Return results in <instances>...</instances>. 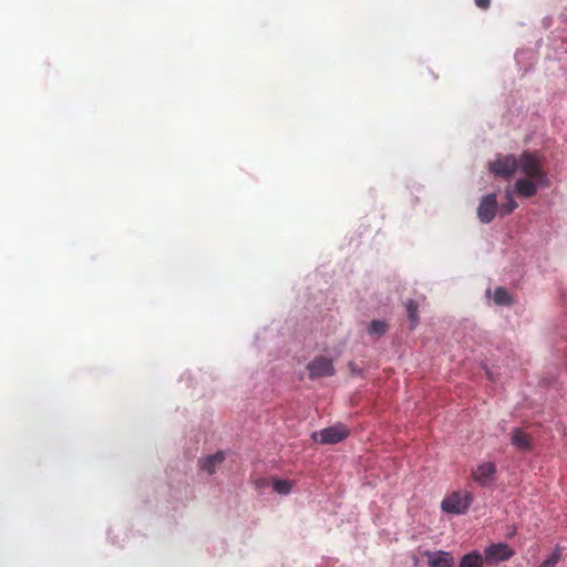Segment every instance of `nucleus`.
Masks as SVG:
<instances>
[{
  "label": "nucleus",
  "instance_id": "obj_5",
  "mask_svg": "<svg viewBox=\"0 0 567 567\" xmlns=\"http://www.w3.org/2000/svg\"><path fill=\"white\" fill-rule=\"evenodd\" d=\"M498 203L497 197L495 193L487 194L481 199V203L477 207V217L478 219L484 223L488 224L491 223L497 212Z\"/></svg>",
  "mask_w": 567,
  "mask_h": 567
},
{
  "label": "nucleus",
  "instance_id": "obj_3",
  "mask_svg": "<svg viewBox=\"0 0 567 567\" xmlns=\"http://www.w3.org/2000/svg\"><path fill=\"white\" fill-rule=\"evenodd\" d=\"M489 169L496 176L508 179L518 169V161L514 155L498 156L489 163Z\"/></svg>",
  "mask_w": 567,
  "mask_h": 567
},
{
  "label": "nucleus",
  "instance_id": "obj_16",
  "mask_svg": "<svg viewBox=\"0 0 567 567\" xmlns=\"http://www.w3.org/2000/svg\"><path fill=\"white\" fill-rule=\"evenodd\" d=\"M517 203L513 198L509 189L506 190V203L501 206V214L508 215L517 208Z\"/></svg>",
  "mask_w": 567,
  "mask_h": 567
},
{
  "label": "nucleus",
  "instance_id": "obj_17",
  "mask_svg": "<svg viewBox=\"0 0 567 567\" xmlns=\"http://www.w3.org/2000/svg\"><path fill=\"white\" fill-rule=\"evenodd\" d=\"M291 486H292L291 482L287 481V480H275L272 483L274 489L278 494H282V495L289 494L291 491Z\"/></svg>",
  "mask_w": 567,
  "mask_h": 567
},
{
  "label": "nucleus",
  "instance_id": "obj_9",
  "mask_svg": "<svg viewBox=\"0 0 567 567\" xmlns=\"http://www.w3.org/2000/svg\"><path fill=\"white\" fill-rule=\"evenodd\" d=\"M496 473V466L492 462H486L480 464L476 470L473 471V478L478 484L485 486L487 485L494 477Z\"/></svg>",
  "mask_w": 567,
  "mask_h": 567
},
{
  "label": "nucleus",
  "instance_id": "obj_6",
  "mask_svg": "<svg viewBox=\"0 0 567 567\" xmlns=\"http://www.w3.org/2000/svg\"><path fill=\"white\" fill-rule=\"evenodd\" d=\"M307 369L311 379L330 377L334 373V367L331 359L317 357L308 363Z\"/></svg>",
  "mask_w": 567,
  "mask_h": 567
},
{
  "label": "nucleus",
  "instance_id": "obj_12",
  "mask_svg": "<svg viewBox=\"0 0 567 567\" xmlns=\"http://www.w3.org/2000/svg\"><path fill=\"white\" fill-rule=\"evenodd\" d=\"M537 185L539 184L534 179L532 181L530 178H519L515 183V189L519 196L529 198L536 195Z\"/></svg>",
  "mask_w": 567,
  "mask_h": 567
},
{
  "label": "nucleus",
  "instance_id": "obj_15",
  "mask_svg": "<svg viewBox=\"0 0 567 567\" xmlns=\"http://www.w3.org/2000/svg\"><path fill=\"white\" fill-rule=\"evenodd\" d=\"M405 307L411 326L414 328L419 323L417 303L414 300H408Z\"/></svg>",
  "mask_w": 567,
  "mask_h": 567
},
{
  "label": "nucleus",
  "instance_id": "obj_19",
  "mask_svg": "<svg viewBox=\"0 0 567 567\" xmlns=\"http://www.w3.org/2000/svg\"><path fill=\"white\" fill-rule=\"evenodd\" d=\"M561 557V554L558 549H556L553 555L544 560L538 567H555L556 564L559 561Z\"/></svg>",
  "mask_w": 567,
  "mask_h": 567
},
{
  "label": "nucleus",
  "instance_id": "obj_11",
  "mask_svg": "<svg viewBox=\"0 0 567 567\" xmlns=\"http://www.w3.org/2000/svg\"><path fill=\"white\" fill-rule=\"evenodd\" d=\"M225 461V454L223 452H217L213 455H208L199 461V467L202 471L212 475L216 472L218 465H220Z\"/></svg>",
  "mask_w": 567,
  "mask_h": 567
},
{
  "label": "nucleus",
  "instance_id": "obj_10",
  "mask_svg": "<svg viewBox=\"0 0 567 567\" xmlns=\"http://www.w3.org/2000/svg\"><path fill=\"white\" fill-rule=\"evenodd\" d=\"M512 444L522 452H529L533 449V437L522 429L516 427L512 431Z\"/></svg>",
  "mask_w": 567,
  "mask_h": 567
},
{
  "label": "nucleus",
  "instance_id": "obj_7",
  "mask_svg": "<svg viewBox=\"0 0 567 567\" xmlns=\"http://www.w3.org/2000/svg\"><path fill=\"white\" fill-rule=\"evenodd\" d=\"M513 556V550L508 545L498 543L493 544L485 548L483 558L487 564L494 565L499 561H505Z\"/></svg>",
  "mask_w": 567,
  "mask_h": 567
},
{
  "label": "nucleus",
  "instance_id": "obj_18",
  "mask_svg": "<svg viewBox=\"0 0 567 567\" xmlns=\"http://www.w3.org/2000/svg\"><path fill=\"white\" fill-rule=\"evenodd\" d=\"M388 324L381 320H373L369 327L370 334L382 336L386 332Z\"/></svg>",
  "mask_w": 567,
  "mask_h": 567
},
{
  "label": "nucleus",
  "instance_id": "obj_13",
  "mask_svg": "<svg viewBox=\"0 0 567 567\" xmlns=\"http://www.w3.org/2000/svg\"><path fill=\"white\" fill-rule=\"evenodd\" d=\"M483 556L477 550H474L461 558L458 567H483Z\"/></svg>",
  "mask_w": 567,
  "mask_h": 567
},
{
  "label": "nucleus",
  "instance_id": "obj_4",
  "mask_svg": "<svg viewBox=\"0 0 567 567\" xmlns=\"http://www.w3.org/2000/svg\"><path fill=\"white\" fill-rule=\"evenodd\" d=\"M349 435V431L344 425L338 424L323 429L312 434V439L321 444H336L341 442Z\"/></svg>",
  "mask_w": 567,
  "mask_h": 567
},
{
  "label": "nucleus",
  "instance_id": "obj_20",
  "mask_svg": "<svg viewBox=\"0 0 567 567\" xmlns=\"http://www.w3.org/2000/svg\"><path fill=\"white\" fill-rule=\"evenodd\" d=\"M475 4L481 9H487L491 4V0H475Z\"/></svg>",
  "mask_w": 567,
  "mask_h": 567
},
{
  "label": "nucleus",
  "instance_id": "obj_14",
  "mask_svg": "<svg viewBox=\"0 0 567 567\" xmlns=\"http://www.w3.org/2000/svg\"><path fill=\"white\" fill-rule=\"evenodd\" d=\"M494 301L496 305L507 306L512 303V298L505 288L498 287L494 292Z\"/></svg>",
  "mask_w": 567,
  "mask_h": 567
},
{
  "label": "nucleus",
  "instance_id": "obj_1",
  "mask_svg": "<svg viewBox=\"0 0 567 567\" xmlns=\"http://www.w3.org/2000/svg\"><path fill=\"white\" fill-rule=\"evenodd\" d=\"M518 169L528 178L536 181L542 186H548L549 179L542 167L539 157L530 152H524L519 156Z\"/></svg>",
  "mask_w": 567,
  "mask_h": 567
},
{
  "label": "nucleus",
  "instance_id": "obj_8",
  "mask_svg": "<svg viewBox=\"0 0 567 567\" xmlns=\"http://www.w3.org/2000/svg\"><path fill=\"white\" fill-rule=\"evenodd\" d=\"M429 567H454L455 559L451 553L444 550L426 551Z\"/></svg>",
  "mask_w": 567,
  "mask_h": 567
},
{
  "label": "nucleus",
  "instance_id": "obj_2",
  "mask_svg": "<svg viewBox=\"0 0 567 567\" xmlns=\"http://www.w3.org/2000/svg\"><path fill=\"white\" fill-rule=\"evenodd\" d=\"M473 502V494L468 491H456L445 496L441 503L443 512L461 515L467 512Z\"/></svg>",
  "mask_w": 567,
  "mask_h": 567
}]
</instances>
